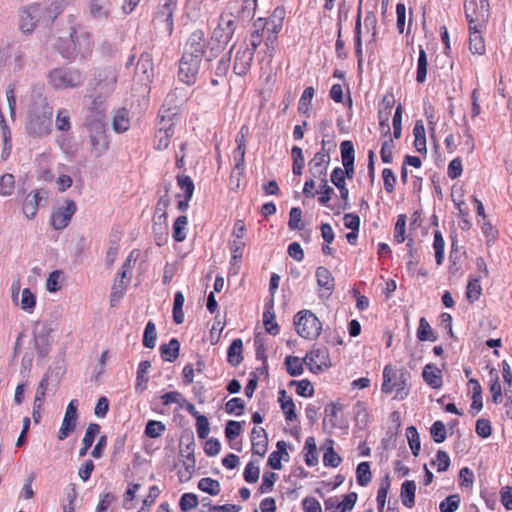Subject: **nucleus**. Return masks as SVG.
<instances>
[{
  "label": "nucleus",
  "instance_id": "58836bf2",
  "mask_svg": "<svg viewBox=\"0 0 512 512\" xmlns=\"http://www.w3.org/2000/svg\"><path fill=\"white\" fill-rule=\"evenodd\" d=\"M233 48H234V45L231 47V49L229 50V52L226 55L222 56L216 62L215 66L211 65L209 67L211 69V71H213L217 77H224L228 73L229 68H230V62H231V52H232Z\"/></svg>",
  "mask_w": 512,
  "mask_h": 512
},
{
  "label": "nucleus",
  "instance_id": "39448f33",
  "mask_svg": "<svg viewBox=\"0 0 512 512\" xmlns=\"http://www.w3.org/2000/svg\"><path fill=\"white\" fill-rule=\"evenodd\" d=\"M464 12L469 29L484 28L490 17L489 0H465Z\"/></svg>",
  "mask_w": 512,
  "mask_h": 512
},
{
  "label": "nucleus",
  "instance_id": "ea45409f",
  "mask_svg": "<svg viewBox=\"0 0 512 512\" xmlns=\"http://www.w3.org/2000/svg\"><path fill=\"white\" fill-rule=\"evenodd\" d=\"M417 338L419 341H436L437 336L434 334L432 327L425 317H421L419 320V326L417 329Z\"/></svg>",
  "mask_w": 512,
  "mask_h": 512
},
{
  "label": "nucleus",
  "instance_id": "b1692460",
  "mask_svg": "<svg viewBox=\"0 0 512 512\" xmlns=\"http://www.w3.org/2000/svg\"><path fill=\"white\" fill-rule=\"evenodd\" d=\"M88 8L93 19L106 20L110 15L111 3L108 0H91Z\"/></svg>",
  "mask_w": 512,
  "mask_h": 512
},
{
  "label": "nucleus",
  "instance_id": "6e6552de",
  "mask_svg": "<svg viewBox=\"0 0 512 512\" xmlns=\"http://www.w3.org/2000/svg\"><path fill=\"white\" fill-rule=\"evenodd\" d=\"M46 10L40 4H32L21 11L20 29L24 33H30L39 23L49 24Z\"/></svg>",
  "mask_w": 512,
  "mask_h": 512
},
{
  "label": "nucleus",
  "instance_id": "bf43d9fd",
  "mask_svg": "<svg viewBox=\"0 0 512 512\" xmlns=\"http://www.w3.org/2000/svg\"><path fill=\"white\" fill-rule=\"evenodd\" d=\"M15 185V178L12 174L6 173L0 178V195L10 196Z\"/></svg>",
  "mask_w": 512,
  "mask_h": 512
},
{
  "label": "nucleus",
  "instance_id": "6ab92c4d",
  "mask_svg": "<svg viewBox=\"0 0 512 512\" xmlns=\"http://www.w3.org/2000/svg\"><path fill=\"white\" fill-rule=\"evenodd\" d=\"M190 96L191 92L188 88L175 87L167 94L162 107L170 111H177L178 114L179 108L189 100Z\"/></svg>",
  "mask_w": 512,
  "mask_h": 512
},
{
  "label": "nucleus",
  "instance_id": "4468645a",
  "mask_svg": "<svg viewBox=\"0 0 512 512\" xmlns=\"http://www.w3.org/2000/svg\"><path fill=\"white\" fill-rule=\"evenodd\" d=\"M303 362L308 366L311 372L319 373L323 371V368L329 367L330 358L326 348H315L310 352L306 353Z\"/></svg>",
  "mask_w": 512,
  "mask_h": 512
},
{
  "label": "nucleus",
  "instance_id": "13d9d810",
  "mask_svg": "<svg viewBox=\"0 0 512 512\" xmlns=\"http://www.w3.org/2000/svg\"><path fill=\"white\" fill-rule=\"evenodd\" d=\"M166 427L161 421L150 420L145 427V435L150 438L160 437L165 431Z\"/></svg>",
  "mask_w": 512,
  "mask_h": 512
},
{
  "label": "nucleus",
  "instance_id": "473e14b6",
  "mask_svg": "<svg viewBox=\"0 0 512 512\" xmlns=\"http://www.w3.org/2000/svg\"><path fill=\"white\" fill-rule=\"evenodd\" d=\"M242 348L243 342L239 338L234 339L228 348L227 360L234 367L238 366L243 360Z\"/></svg>",
  "mask_w": 512,
  "mask_h": 512
},
{
  "label": "nucleus",
  "instance_id": "0eeeda50",
  "mask_svg": "<svg viewBox=\"0 0 512 512\" xmlns=\"http://www.w3.org/2000/svg\"><path fill=\"white\" fill-rule=\"evenodd\" d=\"M117 79V69L114 67H106L96 72L91 85L94 86V89L98 94L97 96L107 98L114 92Z\"/></svg>",
  "mask_w": 512,
  "mask_h": 512
},
{
  "label": "nucleus",
  "instance_id": "f257e3e1",
  "mask_svg": "<svg viewBox=\"0 0 512 512\" xmlns=\"http://www.w3.org/2000/svg\"><path fill=\"white\" fill-rule=\"evenodd\" d=\"M53 109L46 98H34L26 119V131L34 137L47 136L51 131Z\"/></svg>",
  "mask_w": 512,
  "mask_h": 512
},
{
  "label": "nucleus",
  "instance_id": "4be33fe9",
  "mask_svg": "<svg viewBox=\"0 0 512 512\" xmlns=\"http://www.w3.org/2000/svg\"><path fill=\"white\" fill-rule=\"evenodd\" d=\"M50 331L51 329L46 327V325H42L41 327L37 326L34 330L35 348L41 357L46 356L48 353L50 345Z\"/></svg>",
  "mask_w": 512,
  "mask_h": 512
},
{
  "label": "nucleus",
  "instance_id": "603ef678",
  "mask_svg": "<svg viewBox=\"0 0 512 512\" xmlns=\"http://www.w3.org/2000/svg\"><path fill=\"white\" fill-rule=\"evenodd\" d=\"M356 478L360 486H367L372 480L370 465L368 462H361L356 469Z\"/></svg>",
  "mask_w": 512,
  "mask_h": 512
},
{
  "label": "nucleus",
  "instance_id": "0e129e2a",
  "mask_svg": "<svg viewBox=\"0 0 512 512\" xmlns=\"http://www.w3.org/2000/svg\"><path fill=\"white\" fill-rule=\"evenodd\" d=\"M460 497L457 494L449 495L439 505L441 512H454L458 509Z\"/></svg>",
  "mask_w": 512,
  "mask_h": 512
},
{
  "label": "nucleus",
  "instance_id": "de8ad7c7",
  "mask_svg": "<svg viewBox=\"0 0 512 512\" xmlns=\"http://www.w3.org/2000/svg\"><path fill=\"white\" fill-rule=\"evenodd\" d=\"M481 275L476 278H472L469 280L466 288V297L467 299L473 303L477 301L481 295L482 288L480 285Z\"/></svg>",
  "mask_w": 512,
  "mask_h": 512
},
{
  "label": "nucleus",
  "instance_id": "3c124183",
  "mask_svg": "<svg viewBox=\"0 0 512 512\" xmlns=\"http://www.w3.org/2000/svg\"><path fill=\"white\" fill-rule=\"evenodd\" d=\"M303 363L304 362L296 356H287L285 358L286 370L288 374L293 377L300 376L303 373Z\"/></svg>",
  "mask_w": 512,
  "mask_h": 512
},
{
  "label": "nucleus",
  "instance_id": "c03bdc74",
  "mask_svg": "<svg viewBox=\"0 0 512 512\" xmlns=\"http://www.w3.org/2000/svg\"><path fill=\"white\" fill-rule=\"evenodd\" d=\"M188 225V218L184 215L179 216L173 224L172 237L176 242H182L186 238V227Z\"/></svg>",
  "mask_w": 512,
  "mask_h": 512
},
{
  "label": "nucleus",
  "instance_id": "e2e57ef3",
  "mask_svg": "<svg viewBox=\"0 0 512 512\" xmlns=\"http://www.w3.org/2000/svg\"><path fill=\"white\" fill-rule=\"evenodd\" d=\"M55 125L59 131H68L71 128L70 114L67 109L58 110Z\"/></svg>",
  "mask_w": 512,
  "mask_h": 512
},
{
  "label": "nucleus",
  "instance_id": "bb28decb",
  "mask_svg": "<svg viewBox=\"0 0 512 512\" xmlns=\"http://www.w3.org/2000/svg\"><path fill=\"white\" fill-rule=\"evenodd\" d=\"M153 233L156 244L162 246L166 242L168 235L167 218H161V216L153 217Z\"/></svg>",
  "mask_w": 512,
  "mask_h": 512
},
{
  "label": "nucleus",
  "instance_id": "4d7b16f0",
  "mask_svg": "<svg viewBox=\"0 0 512 512\" xmlns=\"http://www.w3.org/2000/svg\"><path fill=\"white\" fill-rule=\"evenodd\" d=\"M427 75V55L424 49H420L417 62V75L416 80L418 83H423Z\"/></svg>",
  "mask_w": 512,
  "mask_h": 512
},
{
  "label": "nucleus",
  "instance_id": "774afa93",
  "mask_svg": "<svg viewBox=\"0 0 512 512\" xmlns=\"http://www.w3.org/2000/svg\"><path fill=\"white\" fill-rule=\"evenodd\" d=\"M244 409L245 403L241 398L238 397L230 399L225 405V410L228 414H236L237 416L242 415Z\"/></svg>",
  "mask_w": 512,
  "mask_h": 512
},
{
  "label": "nucleus",
  "instance_id": "4c0bfd02",
  "mask_svg": "<svg viewBox=\"0 0 512 512\" xmlns=\"http://www.w3.org/2000/svg\"><path fill=\"white\" fill-rule=\"evenodd\" d=\"M490 376V392L492 394V402L498 404L502 401V388L500 379L496 369L492 368L489 372Z\"/></svg>",
  "mask_w": 512,
  "mask_h": 512
},
{
  "label": "nucleus",
  "instance_id": "c85d7f7f",
  "mask_svg": "<svg viewBox=\"0 0 512 512\" xmlns=\"http://www.w3.org/2000/svg\"><path fill=\"white\" fill-rule=\"evenodd\" d=\"M316 279L319 287L324 288L330 293L334 290V277L326 267L320 266L316 269Z\"/></svg>",
  "mask_w": 512,
  "mask_h": 512
},
{
  "label": "nucleus",
  "instance_id": "a19ab883",
  "mask_svg": "<svg viewBox=\"0 0 512 512\" xmlns=\"http://www.w3.org/2000/svg\"><path fill=\"white\" fill-rule=\"evenodd\" d=\"M71 2V0H49V5L44 6L46 10L48 21H53L59 14L62 13L64 8Z\"/></svg>",
  "mask_w": 512,
  "mask_h": 512
},
{
  "label": "nucleus",
  "instance_id": "8fccbe9b",
  "mask_svg": "<svg viewBox=\"0 0 512 512\" xmlns=\"http://www.w3.org/2000/svg\"><path fill=\"white\" fill-rule=\"evenodd\" d=\"M406 436L412 451V454L417 457L421 449L420 437L417 429L414 426H409L406 429Z\"/></svg>",
  "mask_w": 512,
  "mask_h": 512
},
{
  "label": "nucleus",
  "instance_id": "e433bc0d",
  "mask_svg": "<svg viewBox=\"0 0 512 512\" xmlns=\"http://www.w3.org/2000/svg\"><path fill=\"white\" fill-rule=\"evenodd\" d=\"M305 463L308 466H315L318 464V453L315 438L307 437L304 445Z\"/></svg>",
  "mask_w": 512,
  "mask_h": 512
},
{
  "label": "nucleus",
  "instance_id": "9d476101",
  "mask_svg": "<svg viewBox=\"0 0 512 512\" xmlns=\"http://www.w3.org/2000/svg\"><path fill=\"white\" fill-rule=\"evenodd\" d=\"M236 23L232 14H221L217 27L213 30L210 39L218 43L227 44L232 40L235 33Z\"/></svg>",
  "mask_w": 512,
  "mask_h": 512
},
{
  "label": "nucleus",
  "instance_id": "f3484780",
  "mask_svg": "<svg viewBox=\"0 0 512 512\" xmlns=\"http://www.w3.org/2000/svg\"><path fill=\"white\" fill-rule=\"evenodd\" d=\"M105 99L102 96H96L91 100L86 116V126H94L95 123H98L99 126L105 125Z\"/></svg>",
  "mask_w": 512,
  "mask_h": 512
},
{
  "label": "nucleus",
  "instance_id": "c9c22d12",
  "mask_svg": "<svg viewBox=\"0 0 512 512\" xmlns=\"http://www.w3.org/2000/svg\"><path fill=\"white\" fill-rule=\"evenodd\" d=\"M113 129L118 133L126 132L130 127V119L126 109H119L115 112L112 121Z\"/></svg>",
  "mask_w": 512,
  "mask_h": 512
},
{
  "label": "nucleus",
  "instance_id": "338daca9",
  "mask_svg": "<svg viewBox=\"0 0 512 512\" xmlns=\"http://www.w3.org/2000/svg\"><path fill=\"white\" fill-rule=\"evenodd\" d=\"M278 479V475L274 472H265L262 476V483L259 487V492L261 494L268 493L272 491L275 482Z\"/></svg>",
  "mask_w": 512,
  "mask_h": 512
},
{
  "label": "nucleus",
  "instance_id": "cd10ccee",
  "mask_svg": "<svg viewBox=\"0 0 512 512\" xmlns=\"http://www.w3.org/2000/svg\"><path fill=\"white\" fill-rule=\"evenodd\" d=\"M483 28L469 29V49L473 54L483 55L485 53V43L481 35Z\"/></svg>",
  "mask_w": 512,
  "mask_h": 512
},
{
  "label": "nucleus",
  "instance_id": "f704fd0d",
  "mask_svg": "<svg viewBox=\"0 0 512 512\" xmlns=\"http://www.w3.org/2000/svg\"><path fill=\"white\" fill-rule=\"evenodd\" d=\"M177 7V0H166V2L160 7L158 15L164 18L167 24V29L171 33L173 30V14Z\"/></svg>",
  "mask_w": 512,
  "mask_h": 512
},
{
  "label": "nucleus",
  "instance_id": "7c9ffc66",
  "mask_svg": "<svg viewBox=\"0 0 512 512\" xmlns=\"http://www.w3.org/2000/svg\"><path fill=\"white\" fill-rule=\"evenodd\" d=\"M281 409L285 414V418L288 421H294L297 418V414L295 411V404L291 397H287L285 390L279 391V399Z\"/></svg>",
  "mask_w": 512,
  "mask_h": 512
},
{
  "label": "nucleus",
  "instance_id": "c756f323",
  "mask_svg": "<svg viewBox=\"0 0 512 512\" xmlns=\"http://www.w3.org/2000/svg\"><path fill=\"white\" fill-rule=\"evenodd\" d=\"M178 116L177 111H170L166 108L160 110V121L158 123L157 131L174 132L175 125L174 119Z\"/></svg>",
  "mask_w": 512,
  "mask_h": 512
},
{
  "label": "nucleus",
  "instance_id": "7ed1b4c3",
  "mask_svg": "<svg viewBox=\"0 0 512 512\" xmlns=\"http://www.w3.org/2000/svg\"><path fill=\"white\" fill-rule=\"evenodd\" d=\"M91 35L86 31H79L75 26L69 29V39L59 40L56 45L60 54L66 59L74 58L76 53L84 55L91 48Z\"/></svg>",
  "mask_w": 512,
  "mask_h": 512
},
{
  "label": "nucleus",
  "instance_id": "423d86ee",
  "mask_svg": "<svg viewBox=\"0 0 512 512\" xmlns=\"http://www.w3.org/2000/svg\"><path fill=\"white\" fill-rule=\"evenodd\" d=\"M294 325L298 335L309 340L316 339L322 329L321 322L310 310L298 312L294 318Z\"/></svg>",
  "mask_w": 512,
  "mask_h": 512
},
{
  "label": "nucleus",
  "instance_id": "69168bd1",
  "mask_svg": "<svg viewBox=\"0 0 512 512\" xmlns=\"http://www.w3.org/2000/svg\"><path fill=\"white\" fill-rule=\"evenodd\" d=\"M76 423L77 420L64 417L58 432V439L61 441L66 439L75 430Z\"/></svg>",
  "mask_w": 512,
  "mask_h": 512
},
{
  "label": "nucleus",
  "instance_id": "20e7f679",
  "mask_svg": "<svg viewBox=\"0 0 512 512\" xmlns=\"http://www.w3.org/2000/svg\"><path fill=\"white\" fill-rule=\"evenodd\" d=\"M47 81L55 90L73 89L83 84L84 76L76 67L63 66L50 70Z\"/></svg>",
  "mask_w": 512,
  "mask_h": 512
},
{
  "label": "nucleus",
  "instance_id": "f03ea898",
  "mask_svg": "<svg viewBox=\"0 0 512 512\" xmlns=\"http://www.w3.org/2000/svg\"><path fill=\"white\" fill-rule=\"evenodd\" d=\"M411 378L406 369L397 370L391 365H386L383 369V382L381 390L385 394L396 392L395 398L405 399L409 394L408 383Z\"/></svg>",
  "mask_w": 512,
  "mask_h": 512
},
{
  "label": "nucleus",
  "instance_id": "49530a36",
  "mask_svg": "<svg viewBox=\"0 0 512 512\" xmlns=\"http://www.w3.org/2000/svg\"><path fill=\"white\" fill-rule=\"evenodd\" d=\"M184 295L182 292L178 291L174 296V304H173V320L176 324H182L184 322Z\"/></svg>",
  "mask_w": 512,
  "mask_h": 512
},
{
  "label": "nucleus",
  "instance_id": "79ce46f5",
  "mask_svg": "<svg viewBox=\"0 0 512 512\" xmlns=\"http://www.w3.org/2000/svg\"><path fill=\"white\" fill-rule=\"evenodd\" d=\"M314 93L315 90L313 87L305 88L298 103V111L300 114L309 116Z\"/></svg>",
  "mask_w": 512,
  "mask_h": 512
},
{
  "label": "nucleus",
  "instance_id": "2f4dec72",
  "mask_svg": "<svg viewBox=\"0 0 512 512\" xmlns=\"http://www.w3.org/2000/svg\"><path fill=\"white\" fill-rule=\"evenodd\" d=\"M180 342L172 338L168 344L160 346L161 357L168 362H174L179 356Z\"/></svg>",
  "mask_w": 512,
  "mask_h": 512
},
{
  "label": "nucleus",
  "instance_id": "ddd939ff",
  "mask_svg": "<svg viewBox=\"0 0 512 512\" xmlns=\"http://www.w3.org/2000/svg\"><path fill=\"white\" fill-rule=\"evenodd\" d=\"M254 58L253 49H249L247 46V42H242L234 56V65L233 70L236 75L244 76L246 75L251 67V63Z\"/></svg>",
  "mask_w": 512,
  "mask_h": 512
},
{
  "label": "nucleus",
  "instance_id": "dca6fc26",
  "mask_svg": "<svg viewBox=\"0 0 512 512\" xmlns=\"http://www.w3.org/2000/svg\"><path fill=\"white\" fill-rule=\"evenodd\" d=\"M200 61L194 59H184L182 56L179 63V80L188 86L194 85L200 68Z\"/></svg>",
  "mask_w": 512,
  "mask_h": 512
},
{
  "label": "nucleus",
  "instance_id": "9b49d317",
  "mask_svg": "<svg viewBox=\"0 0 512 512\" xmlns=\"http://www.w3.org/2000/svg\"><path fill=\"white\" fill-rule=\"evenodd\" d=\"M204 54L205 35L201 29H197L189 36L182 56L184 59H194L201 62Z\"/></svg>",
  "mask_w": 512,
  "mask_h": 512
},
{
  "label": "nucleus",
  "instance_id": "864d4df0",
  "mask_svg": "<svg viewBox=\"0 0 512 512\" xmlns=\"http://www.w3.org/2000/svg\"><path fill=\"white\" fill-rule=\"evenodd\" d=\"M156 339H157V332L155 324L152 321H149L144 329V335H143V345L146 348H154L156 345Z\"/></svg>",
  "mask_w": 512,
  "mask_h": 512
},
{
  "label": "nucleus",
  "instance_id": "09e8293b",
  "mask_svg": "<svg viewBox=\"0 0 512 512\" xmlns=\"http://www.w3.org/2000/svg\"><path fill=\"white\" fill-rule=\"evenodd\" d=\"M198 488L201 491L206 492L212 496L218 495L221 491V485H220L219 481L214 480L209 477L202 478L198 482Z\"/></svg>",
  "mask_w": 512,
  "mask_h": 512
},
{
  "label": "nucleus",
  "instance_id": "6e6d98bb",
  "mask_svg": "<svg viewBox=\"0 0 512 512\" xmlns=\"http://www.w3.org/2000/svg\"><path fill=\"white\" fill-rule=\"evenodd\" d=\"M320 196L318 198V201L320 204L327 206L329 201L331 200L332 195L334 194V189L329 186L328 180L326 177L320 178Z\"/></svg>",
  "mask_w": 512,
  "mask_h": 512
},
{
  "label": "nucleus",
  "instance_id": "052dcab7",
  "mask_svg": "<svg viewBox=\"0 0 512 512\" xmlns=\"http://www.w3.org/2000/svg\"><path fill=\"white\" fill-rule=\"evenodd\" d=\"M199 501L198 497L194 493H184L179 501L180 509L183 512H188L197 507Z\"/></svg>",
  "mask_w": 512,
  "mask_h": 512
},
{
  "label": "nucleus",
  "instance_id": "412c9836",
  "mask_svg": "<svg viewBox=\"0 0 512 512\" xmlns=\"http://www.w3.org/2000/svg\"><path fill=\"white\" fill-rule=\"evenodd\" d=\"M252 452L263 457L267 452L268 437L264 428L254 427L251 432Z\"/></svg>",
  "mask_w": 512,
  "mask_h": 512
},
{
  "label": "nucleus",
  "instance_id": "aec40b11",
  "mask_svg": "<svg viewBox=\"0 0 512 512\" xmlns=\"http://www.w3.org/2000/svg\"><path fill=\"white\" fill-rule=\"evenodd\" d=\"M330 161L329 152H317L309 161V173L313 178H323L327 175V168Z\"/></svg>",
  "mask_w": 512,
  "mask_h": 512
},
{
  "label": "nucleus",
  "instance_id": "a18cd8bd",
  "mask_svg": "<svg viewBox=\"0 0 512 512\" xmlns=\"http://www.w3.org/2000/svg\"><path fill=\"white\" fill-rule=\"evenodd\" d=\"M226 48V45L218 43L210 39L207 43L204 58L207 63H211L216 59Z\"/></svg>",
  "mask_w": 512,
  "mask_h": 512
},
{
  "label": "nucleus",
  "instance_id": "393cba45",
  "mask_svg": "<svg viewBox=\"0 0 512 512\" xmlns=\"http://www.w3.org/2000/svg\"><path fill=\"white\" fill-rule=\"evenodd\" d=\"M424 381L433 389H439L443 384L441 370L435 365L427 364L422 373Z\"/></svg>",
  "mask_w": 512,
  "mask_h": 512
},
{
  "label": "nucleus",
  "instance_id": "2eb2a0df",
  "mask_svg": "<svg viewBox=\"0 0 512 512\" xmlns=\"http://www.w3.org/2000/svg\"><path fill=\"white\" fill-rule=\"evenodd\" d=\"M76 212V203L73 200H65V205L59 207L51 216V225L56 230L66 228Z\"/></svg>",
  "mask_w": 512,
  "mask_h": 512
},
{
  "label": "nucleus",
  "instance_id": "1a4fd4ad",
  "mask_svg": "<svg viewBox=\"0 0 512 512\" xmlns=\"http://www.w3.org/2000/svg\"><path fill=\"white\" fill-rule=\"evenodd\" d=\"M89 132V143L91 155L95 158L103 156L110 147V141L106 133V126H87Z\"/></svg>",
  "mask_w": 512,
  "mask_h": 512
},
{
  "label": "nucleus",
  "instance_id": "5701e85b",
  "mask_svg": "<svg viewBox=\"0 0 512 512\" xmlns=\"http://www.w3.org/2000/svg\"><path fill=\"white\" fill-rule=\"evenodd\" d=\"M357 493L350 492L344 496L343 500L339 503H336L333 498H329L325 500V508L330 510L335 508L332 512H346L353 509L356 501H357Z\"/></svg>",
  "mask_w": 512,
  "mask_h": 512
},
{
  "label": "nucleus",
  "instance_id": "f8f14e48",
  "mask_svg": "<svg viewBox=\"0 0 512 512\" xmlns=\"http://www.w3.org/2000/svg\"><path fill=\"white\" fill-rule=\"evenodd\" d=\"M135 78L144 86L145 90L149 88V84L154 78L153 57L149 52H143L140 55L135 68Z\"/></svg>",
  "mask_w": 512,
  "mask_h": 512
},
{
  "label": "nucleus",
  "instance_id": "37998d69",
  "mask_svg": "<svg viewBox=\"0 0 512 512\" xmlns=\"http://www.w3.org/2000/svg\"><path fill=\"white\" fill-rule=\"evenodd\" d=\"M150 367L151 363L149 361L140 362L137 370V383L135 387L137 391L143 392L146 389V384L149 381L147 373Z\"/></svg>",
  "mask_w": 512,
  "mask_h": 512
},
{
  "label": "nucleus",
  "instance_id": "a878e982",
  "mask_svg": "<svg viewBox=\"0 0 512 512\" xmlns=\"http://www.w3.org/2000/svg\"><path fill=\"white\" fill-rule=\"evenodd\" d=\"M127 279L128 276H125V271H119L117 273L110 295V302L112 306H114L124 295V292L128 284Z\"/></svg>",
  "mask_w": 512,
  "mask_h": 512
},
{
  "label": "nucleus",
  "instance_id": "5fc2aeb1",
  "mask_svg": "<svg viewBox=\"0 0 512 512\" xmlns=\"http://www.w3.org/2000/svg\"><path fill=\"white\" fill-rule=\"evenodd\" d=\"M444 247H445V242H444L441 232L439 230L434 231L433 248L435 251V260H436L437 265H441L443 262Z\"/></svg>",
  "mask_w": 512,
  "mask_h": 512
},
{
  "label": "nucleus",
  "instance_id": "72a5a7b5",
  "mask_svg": "<svg viewBox=\"0 0 512 512\" xmlns=\"http://www.w3.org/2000/svg\"><path fill=\"white\" fill-rule=\"evenodd\" d=\"M416 484L412 480H406L401 486V499L404 506L411 508L415 503Z\"/></svg>",
  "mask_w": 512,
  "mask_h": 512
},
{
  "label": "nucleus",
  "instance_id": "680f3d73",
  "mask_svg": "<svg viewBox=\"0 0 512 512\" xmlns=\"http://www.w3.org/2000/svg\"><path fill=\"white\" fill-rule=\"evenodd\" d=\"M288 226L291 230H302L304 228V224L302 223V211L300 208H291L289 212Z\"/></svg>",
  "mask_w": 512,
  "mask_h": 512
},
{
  "label": "nucleus",
  "instance_id": "a211bd4d",
  "mask_svg": "<svg viewBox=\"0 0 512 512\" xmlns=\"http://www.w3.org/2000/svg\"><path fill=\"white\" fill-rule=\"evenodd\" d=\"M48 192L45 189L31 191L25 198L22 211L28 219H34L42 200H47Z\"/></svg>",
  "mask_w": 512,
  "mask_h": 512
}]
</instances>
